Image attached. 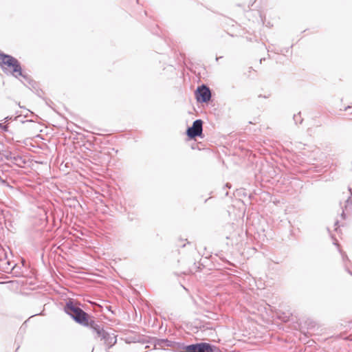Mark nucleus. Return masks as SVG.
Segmentation results:
<instances>
[{"label":"nucleus","instance_id":"nucleus-1","mask_svg":"<svg viewBox=\"0 0 352 352\" xmlns=\"http://www.w3.org/2000/svg\"><path fill=\"white\" fill-rule=\"evenodd\" d=\"M0 64L6 65L9 67H12L13 75L15 77L17 78L18 76H20L24 78H27L26 75L23 74L22 72V69L20 63L14 57L0 52Z\"/></svg>","mask_w":352,"mask_h":352},{"label":"nucleus","instance_id":"nucleus-2","mask_svg":"<svg viewBox=\"0 0 352 352\" xmlns=\"http://www.w3.org/2000/svg\"><path fill=\"white\" fill-rule=\"evenodd\" d=\"M76 322L84 327H87L91 329V324L96 323L93 320V317L89 315L87 312L83 311L81 308L75 313L72 318Z\"/></svg>","mask_w":352,"mask_h":352},{"label":"nucleus","instance_id":"nucleus-3","mask_svg":"<svg viewBox=\"0 0 352 352\" xmlns=\"http://www.w3.org/2000/svg\"><path fill=\"white\" fill-rule=\"evenodd\" d=\"M76 322L84 327H87L91 329V324L96 323L93 320V317L89 315L87 312L83 311L81 308L75 313L72 318Z\"/></svg>","mask_w":352,"mask_h":352},{"label":"nucleus","instance_id":"nucleus-4","mask_svg":"<svg viewBox=\"0 0 352 352\" xmlns=\"http://www.w3.org/2000/svg\"><path fill=\"white\" fill-rule=\"evenodd\" d=\"M98 338L103 340L107 344L112 345L116 343V338L111 336L108 332L105 331L102 327L96 323L91 324V329Z\"/></svg>","mask_w":352,"mask_h":352},{"label":"nucleus","instance_id":"nucleus-5","mask_svg":"<svg viewBox=\"0 0 352 352\" xmlns=\"http://www.w3.org/2000/svg\"><path fill=\"white\" fill-rule=\"evenodd\" d=\"M184 352H214L215 346L207 342H199L186 345Z\"/></svg>","mask_w":352,"mask_h":352},{"label":"nucleus","instance_id":"nucleus-6","mask_svg":"<svg viewBox=\"0 0 352 352\" xmlns=\"http://www.w3.org/2000/svg\"><path fill=\"white\" fill-rule=\"evenodd\" d=\"M203 131V121L200 119L195 120L192 125L186 130V135L190 139L200 136Z\"/></svg>","mask_w":352,"mask_h":352},{"label":"nucleus","instance_id":"nucleus-7","mask_svg":"<svg viewBox=\"0 0 352 352\" xmlns=\"http://www.w3.org/2000/svg\"><path fill=\"white\" fill-rule=\"evenodd\" d=\"M196 99L199 102H207L211 98V91L210 88L206 85H201L198 87L195 91Z\"/></svg>","mask_w":352,"mask_h":352},{"label":"nucleus","instance_id":"nucleus-8","mask_svg":"<svg viewBox=\"0 0 352 352\" xmlns=\"http://www.w3.org/2000/svg\"><path fill=\"white\" fill-rule=\"evenodd\" d=\"M80 305L73 299H69L64 307L65 312L68 314L71 318L80 309Z\"/></svg>","mask_w":352,"mask_h":352},{"label":"nucleus","instance_id":"nucleus-9","mask_svg":"<svg viewBox=\"0 0 352 352\" xmlns=\"http://www.w3.org/2000/svg\"><path fill=\"white\" fill-rule=\"evenodd\" d=\"M173 342L171 340H169L168 339H157L155 341V346H173Z\"/></svg>","mask_w":352,"mask_h":352},{"label":"nucleus","instance_id":"nucleus-10","mask_svg":"<svg viewBox=\"0 0 352 352\" xmlns=\"http://www.w3.org/2000/svg\"><path fill=\"white\" fill-rule=\"evenodd\" d=\"M0 129L6 132L8 131V126L7 125H4L1 123H0Z\"/></svg>","mask_w":352,"mask_h":352},{"label":"nucleus","instance_id":"nucleus-11","mask_svg":"<svg viewBox=\"0 0 352 352\" xmlns=\"http://www.w3.org/2000/svg\"><path fill=\"white\" fill-rule=\"evenodd\" d=\"M297 118H298V115H294V120L296 122H297Z\"/></svg>","mask_w":352,"mask_h":352},{"label":"nucleus","instance_id":"nucleus-12","mask_svg":"<svg viewBox=\"0 0 352 352\" xmlns=\"http://www.w3.org/2000/svg\"><path fill=\"white\" fill-rule=\"evenodd\" d=\"M342 217L344 219L345 218V214H344V210L342 211Z\"/></svg>","mask_w":352,"mask_h":352},{"label":"nucleus","instance_id":"nucleus-13","mask_svg":"<svg viewBox=\"0 0 352 352\" xmlns=\"http://www.w3.org/2000/svg\"><path fill=\"white\" fill-rule=\"evenodd\" d=\"M349 109H351V107H350V106L347 107L345 109V110H346H346H349Z\"/></svg>","mask_w":352,"mask_h":352},{"label":"nucleus","instance_id":"nucleus-14","mask_svg":"<svg viewBox=\"0 0 352 352\" xmlns=\"http://www.w3.org/2000/svg\"><path fill=\"white\" fill-rule=\"evenodd\" d=\"M349 200H350V197H349V198L346 199V202L348 204V203L349 202Z\"/></svg>","mask_w":352,"mask_h":352},{"label":"nucleus","instance_id":"nucleus-15","mask_svg":"<svg viewBox=\"0 0 352 352\" xmlns=\"http://www.w3.org/2000/svg\"><path fill=\"white\" fill-rule=\"evenodd\" d=\"M5 120H6V121H8V120H10V118H9V117H6V118H5Z\"/></svg>","mask_w":352,"mask_h":352},{"label":"nucleus","instance_id":"nucleus-16","mask_svg":"<svg viewBox=\"0 0 352 352\" xmlns=\"http://www.w3.org/2000/svg\"><path fill=\"white\" fill-rule=\"evenodd\" d=\"M347 271L352 276V272L351 271H349V270H347Z\"/></svg>","mask_w":352,"mask_h":352},{"label":"nucleus","instance_id":"nucleus-17","mask_svg":"<svg viewBox=\"0 0 352 352\" xmlns=\"http://www.w3.org/2000/svg\"><path fill=\"white\" fill-rule=\"evenodd\" d=\"M226 186L228 187V188H230L229 184H226Z\"/></svg>","mask_w":352,"mask_h":352},{"label":"nucleus","instance_id":"nucleus-18","mask_svg":"<svg viewBox=\"0 0 352 352\" xmlns=\"http://www.w3.org/2000/svg\"><path fill=\"white\" fill-rule=\"evenodd\" d=\"M263 60H265V58H261L260 62L261 63Z\"/></svg>","mask_w":352,"mask_h":352},{"label":"nucleus","instance_id":"nucleus-19","mask_svg":"<svg viewBox=\"0 0 352 352\" xmlns=\"http://www.w3.org/2000/svg\"><path fill=\"white\" fill-rule=\"evenodd\" d=\"M6 159L7 160H9V157L8 156H6Z\"/></svg>","mask_w":352,"mask_h":352}]
</instances>
